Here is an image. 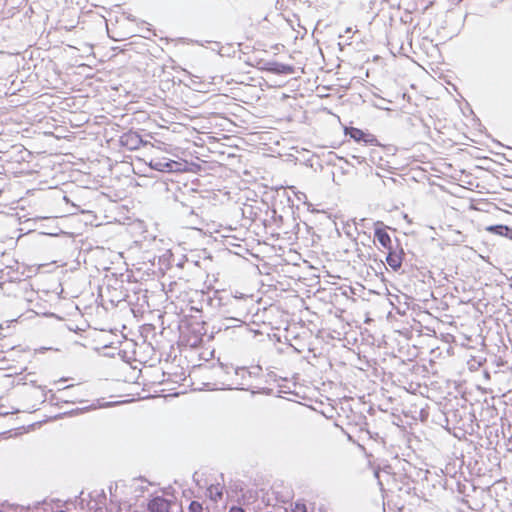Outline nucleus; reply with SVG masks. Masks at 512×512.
Segmentation results:
<instances>
[{
	"label": "nucleus",
	"mask_w": 512,
	"mask_h": 512,
	"mask_svg": "<svg viewBox=\"0 0 512 512\" xmlns=\"http://www.w3.org/2000/svg\"><path fill=\"white\" fill-rule=\"evenodd\" d=\"M380 225H382L380 222L376 224L374 230V239L377 240L383 248L391 250L395 247L392 243V239L385 228L381 227Z\"/></svg>",
	"instance_id": "39448f33"
},
{
	"label": "nucleus",
	"mask_w": 512,
	"mask_h": 512,
	"mask_svg": "<svg viewBox=\"0 0 512 512\" xmlns=\"http://www.w3.org/2000/svg\"><path fill=\"white\" fill-rule=\"evenodd\" d=\"M228 512H245V510L240 506H232Z\"/></svg>",
	"instance_id": "f3484780"
},
{
	"label": "nucleus",
	"mask_w": 512,
	"mask_h": 512,
	"mask_svg": "<svg viewBox=\"0 0 512 512\" xmlns=\"http://www.w3.org/2000/svg\"><path fill=\"white\" fill-rule=\"evenodd\" d=\"M388 253L386 255V262L392 268L393 271H398L401 268L404 251L402 248H399V244L397 243L394 248L391 250H387Z\"/></svg>",
	"instance_id": "7ed1b4c3"
},
{
	"label": "nucleus",
	"mask_w": 512,
	"mask_h": 512,
	"mask_svg": "<svg viewBox=\"0 0 512 512\" xmlns=\"http://www.w3.org/2000/svg\"><path fill=\"white\" fill-rule=\"evenodd\" d=\"M270 70L276 74L285 75L291 74L294 71L292 66L283 63H273V67Z\"/></svg>",
	"instance_id": "6e6552de"
},
{
	"label": "nucleus",
	"mask_w": 512,
	"mask_h": 512,
	"mask_svg": "<svg viewBox=\"0 0 512 512\" xmlns=\"http://www.w3.org/2000/svg\"><path fill=\"white\" fill-rule=\"evenodd\" d=\"M229 320L235 322L234 326H241V324L243 323L242 320H240L238 318H234V317L230 318Z\"/></svg>",
	"instance_id": "a211bd4d"
},
{
	"label": "nucleus",
	"mask_w": 512,
	"mask_h": 512,
	"mask_svg": "<svg viewBox=\"0 0 512 512\" xmlns=\"http://www.w3.org/2000/svg\"><path fill=\"white\" fill-rule=\"evenodd\" d=\"M125 137H126L125 145H128L129 141L131 142L130 149L136 148L141 141L139 135H137V134L126 135Z\"/></svg>",
	"instance_id": "9d476101"
},
{
	"label": "nucleus",
	"mask_w": 512,
	"mask_h": 512,
	"mask_svg": "<svg viewBox=\"0 0 512 512\" xmlns=\"http://www.w3.org/2000/svg\"><path fill=\"white\" fill-rule=\"evenodd\" d=\"M248 373L250 375V378L252 379V381L256 378H258L261 373H262V368L260 366H252L250 368H248Z\"/></svg>",
	"instance_id": "9b49d317"
},
{
	"label": "nucleus",
	"mask_w": 512,
	"mask_h": 512,
	"mask_svg": "<svg viewBox=\"0 0 512 512\" xmlns=\"http://www.w3.org/2000/svg\"><path fill=\"white\" fill-rule=\"evenodd\" d=\"M111 405H112V403H109V402L105 403V404H102V405H99V406H97L95 404H92L89 407L82 408L81 411L83 412V411H88V410H91V409H96L97 407H108V406H111Z\"/></svg>",
	"instance_id": "dca6fc26"
},
{
	"label": "nucleus",
	"mask_w": 512,
	"mask_h": 512,
	"mask_svg": "<svg viewBox=\"0 0 512 512\" xmlns=\"http://www.w3.org/2000/svg\"><path fill=\"white\" fill-rule=\"evenodd\" d=\"M292 512H307L306 504L301 501L295 502Z\"/></svg>",
	"instance_id": "4468645a"
},
{
	"label": "nucleus",
	"mask_w": 512,
	"mask_h": 512,
	"mask_svg": "<svg viewBox=\"0 0 512 512\" xmlns=\"http://www.w3.org/2000/svg\"><path fill=\"white\" fill-rule=\"evenodd\" d=\"M13 285H14V282L12 280L0 282V288L3 289L7 295L12 294V291L9 289V286H13Z\"/></svg>",
	"instance_id": "ddd939ff"
},
{
	"label": "nucleus",
	"mask_w": 512,
	"mask_h": 512,
	"mask_svg": "<svg viewBox=\"0 0 512 512\" xmlns=\"http://www.w3.org/2000/svg\"><path fill=\"white\" fill-rule=\"evenodd\" d=\"M188 512H203V506L198 501H191L188 507Z\"/></svg>",
	"instance_id": "f8f14e48"
},
{
	"label": "nucleus",
	"mask_w": 512,
	"mask_h": 512,
	"mask_svg": "<svg viewBox=\"0 0 512 512\" xmlns=\"http://www.w3.org/2000/svg\"><path fill=\"white\" fill-rule=\"evenodd\" d=\"M165 500L163 498L157 497L151 500L149 503V510L151 512H163Z\"/></svg>",
	"instance_id": "1a4fd4ad"
},
{
	"label": "nucleus",
	"mask_w": 512,
	"mask_h": 512,
	"mask_svg": "<svg viewBox=\"0 0 512 512\" xmlns=\"http://www.w3.org/2000/svg\"><path fill=\"white\" fill-rule=\"evenodd\" d=\"M486 231L512 240V227L504 224L490 225Z\"/></svg>",
	"instance_id": "423d86ee"
},
{
	"label": "nucleus",
	"mask_w": 512,
	"mask_h": 512,
	"mask_svg": "<svg viewBox=\"0 0 512 512\" xmlns=\"http://www.w3.org/2000/svg\"><path fill=\"white\" fill-rule=\"evenodd\" d=\"M221 368L225 370L226 374H229L230 371H233L234 379L233 384L237 386L238 389L241 390H249L254 387L253 381L250 378L247 367H232V366H223Z\"/></svg>",
	"instance_id": "f257e3e1"
},
{
	"label": "nucleus",
	"mask_w": 512,
	"mask_h": 512,
	"mask_svg": "<svg viewBox=\"0 0 512 512\" xmlns=\"http://www.w3.org/2000/svg\"><path fill=\"white\" fill-rule=\"evenodd\" d=\"M351 31H352V28H350V27H348V28L346 29V33H350Z\"/></svg>",
	"instance_id": "6ab92c4d"
},
{
	"label": "nucleus",
	"mask_w": 512,
	"mask_h": 512,
	"mask_svg": "<svg viewBox=\"0 0 512 512\" xmlns=\"http://www.w3.org/2000/svg\"><path fill=\"white\" fill-rule=\"evenodd\" d=\"M180 164L166 158H154L150 161V167L160 172H173L179 170Z\"/></svg>",
	"instance_id": "20e7f679"
},
{
	"label": "nucleus",
	"mask_w": 512,
	"mask_h": 512,
	"mask_svg": "<svg viewBox=\"0 0 512 512\" xmlns=\"http://www.w3.org/2000/svg\"><path fill=\"white\" fill-rule=\"evenodd\" d=\"M351 158L354 161V162L351 163V165H354V163L362 164L363 162H365V157H363V156L352 155Z\"/></svg>",
	"instance_id": "2eb2a0df"
},
{
	"label": "nucleus",
	"mask_w": 512,
	"mask_h": 512,
	"mask_svg": "<svg viewBox=\"0 0 512 512\" xmlns=\"http://www.w3.org/2000/svg\"><path fill=\"white\" fill-rule=\"evenodd\" d=\"M207 495L214 502H218L219 500H221L223 497V491L220 484H211L207 488Z\"/></svg>",
	"instance_id": "0eeeda50"
},
{
	"label": "nucleus",
	"mask_w": 512,
	"mask_h": 512,
	"mask_svg": "<svg viewBox=\"0 0 512 512\" xmlns=\"http://www.w3.org/2000/svg\"><path fill=\"white\" fill-rule=\"evenodd\" d=\"M374 474H375V477H376V478H379V472H378V471H375V473H374Z\"/></svg>",
	"instance_id": "aec40b11"
},
{
	"label": "nucleus",
	"mask_w": 512,
	"mask_h": 512,
	"mask_svg": "<svg viewBox=\"0 0 512 512\" xmlns=\"http://www.w3.org/2000/svg\"><path fill=\"white\" fill-rule=\"evenodd\" d=\"M346 135L356 142H363L370 145H378V140L373 134L366 133L359 128L349 127L345 130Z\"/></svg>",
	"instance_id": "f03ea898"
}]
</instances>
